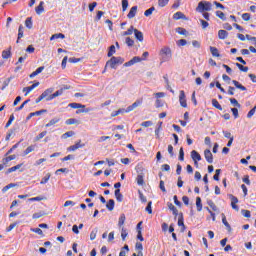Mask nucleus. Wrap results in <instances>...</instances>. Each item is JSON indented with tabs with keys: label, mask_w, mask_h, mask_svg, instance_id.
Returning <instances> with one entry per match:
<instances>
[{
	"label": "nucleus",
	"mask_w": 256,
	"mask_h": 256,
	"mask_svg": "<svg viewBox=\"0 0 256 256\" xmlns=\"http://www.w3.org/2000/svg\"><path fill=\"white\" fill-rule=\"evenodd\" d=\"M213 9V4L209 1H200L196 7L198 13H205V11H211Z\"/></svg>",
	"instance_id": "nucleus-1"
},
{
	"label": "nucleus",
	"mask_w": 256,
	"mask_h": 256,
	"mask_svg": "<svg viewBox=\"0 0 256 256\" xmlns=\"http://www.w3.org/2000/svg\"><path fill=\"white\" fill-rule=\"evenodd\" d=\"M68 107H71V109H79L76 111V115H79V113H89V111H93V108H85V105L81 103H70Z\"/></svg>",
	"instance_id": "nucleus-2"
},
{
	"label": "nucleus",
	"mask_w": 256,
	"mask_h": 256,
	"mask_svg": "<svg viewBox=\"0 0 256 256\" xmlns=\"http://www.w3.org/2000/svg\"><path fill=\"white\" fill-rule=\"evenodd\" d=\"M123 63H125V59L113 56L110 60L106 62L105 67H111V69H115L116 65H123Z\"/></svg>",
	"instance_id": "nucleus-3"
},
{
	"label": "nucleus",
	"mask_w": 256,
	"mask_h": 256,
	"mask_svg": "<svg viewBox=\"0 0 256 256\" xmlns=\"http://www.w3.org/2000/svg\"><path fill=\"white\" fill-rule=\"evenodd\" d=\"M160 57H162V59L164 61H169V59H171V57H173L172 53H171V48L165 46L163 47L160 52H159Z\"/></svg>",
	"instance_id": "nucleus-4"
},
{
	"label": "nucleus",
	"mask_w": 256,
	"mask_h": 256,
	"mask_svg": "<svg viewBox=\"0 0 256 256\" xmlns=\"http://www.w3.org/2000/svg\"><path fill=\"white\" fill-rule=\"evenodd\" d=\"M141 61H145V58L135 56L130 61L126 62L124 64V67H131V65H135V63H141Z\"/></svg>",
	"instance_id": "nucleus-5"
},
{
	"label": "nucleus",
	"mask_w": 256,
	"mask_h": 256,
	"mask_svg": "<svg viewBox=\"0 0 256 256\" xmlns=\"http://www.w3.org/2000/svg\"><path fill=\"white\" fill-rule=\"evenodd\" d=\"M179 103L181 107L187 108V98L185 96V91L181 90L179 95Z\"/></svg>",
	"instance_id": "nucleus-6"
},
{
	"label": "nucleus",
	"mask_w": 256,
	"mask_h": 256,
	"mask_svg": "<svg viewBox=\"0 0 256 256\" xmlns=\"http://www.w3.org/2000/svg\"><path fill=\"white\" fill-rule=\"evenodd\" d=\"M230 199L232 209H234V211H239V206L237 205L239 203V199L232 194L230 195Z\"/></svg>",
	"instance_id": "nucleus-7"
},
{
	"label": "nucleus",
	"mask_w": 256,
	"mask_h": 256,
	"mask_svg": "<svg viewBox=\"0 0 256 256\" xmlns=\"http://www.w3.org/2000/svg\"><path fill=\"white\" fill-rule=\"evenodd\" d=\"M141 103H143V101L137 100L132 105L128 106L127 109L124 110V113H131V111H133L134 109H137V107H139V105H141Z\"/></svg>",
	"instance_id": "nucleus-8"
},
{
	"label": "nucleus",
	"mask_w": 256,
	"mask_h": 256,
	"mask_svg": "<svg viewBox=\"0 0 256 256\" xmlns=\"http://www.w3.org/2000/svg\"><path fill=\"white\" fill-rule=\"evenodd\" d=\"M43 113H47V109H42L36 112H31L27 117L26 121H29L32 117H38L39 115H43Z\"/></svg>",
	"instance_id": "nucleus-9"
},
{
	"label": "nucleus",
	"mask_w": 256,
	"mask_h": 256,
	"mask_svg": "<svg viewBox=\"0 0 256 256\" xmlns=\"http://www.w3.org/2000/svg\"><path fill=\"white\" fill-rule=\"evenodd\" d=\"M36 87H39V82H36V83L32 84L31 86L24 87L23 92L25 93V97H27L29 95V93H31V91H33V89H35Z\"/></svg>",
	"instance_id": "nucleus-10"
},
{
	"label": "nucleus",
	"mask_w": 256,
	"mask_h": 256,
	"mask_svg": "<svg viewBox=\"0 0 256 256\" xmlns=\"http://www.w3.org/2000/svg\"><path fill=\"white\" fill-rule=\"evenodd\" d=\"M204 157L207 161V163H213V153H211V150L206 149L204 150Z\"/></svg>",
	"instance_id": "nucleus-11"
},
{
	"label": "nucleus",
	"mask_w": 256,
	"mask_h": 256,
	"mask_svg": "<svg viewBox=\"0 0 256 256\" xmlns=\"http://www.w3.org/2000/svg\"><path fill=\"white\" fill-rule=\"evenodd\" d=\"M174 21H179V19H183L184 21H187V16L183 12H176L173 15Z\"/></svg>",
	"instance_id": "nucleus-12"
},
{
	"label": "nucleus",
	"mask_w": 256,
	"mask_h": 256,
	"mask_svg": "<svg viewBox=\"0 0 256 256\" xmlns=\"http://www.w3.org/2000/svg\"><path fill=\"white\" fill-rule=\"evenodd\" d=\"M45 70V66H40L36 69V71L32 72L29 77L30 79H33L35 77H37V75H39L40 73H43V71Z\"/></svg>",
	"instance_id": "nucleus-13"
},
{
	"label": "nucleus",
	"mask_w": 256,
	"mask_h": 256,
	"mask_svg": "<svg viewBox=\"0 0 256 256\" xmlns=\"http://www.w3.org/2000/svg\"><path fill=\"white\" fill-rule=\"evenodd\" d=\"M190 155H191L192 161H201V154H199L197 150H192Z\"/></svg>",
	"instance_id": "nucleus-14"
},
{
	"label": "nucleus",
	"mask_w": 256,
	"mask_h": 256,
	"mask_svg": "<svg viewBox=\"0 0 256 256\" xmlns=\"http://www.w3.org/2000/svg\"><path fill=\"white\" fill-rule=\"evenodd\" d=\"M178 226L181 227V231L182 233H185V221H184V218H183V214H181L179 217H178Z\"/></svg>",
	"instance_id": "nucleus-15"
},
{
	"label": "nucleus",
	"mask_w": 256,
	"mask_h": 256,
	"mask_svg": "<svg viewBox=\"0 0 256 256\" xmlns=\"http://www.w3.org/2000/svg\"><path fill=\"white\" fill-rule=\"evenodd\" d=\"M81 147H85V144H81V140H80L75 145L68 147L67 151H77V149H81Z\"/></svg>",
	"instance_id": "nucleus-16"
},
{
	"label": "nucleus",
	"mask_w": 256,
	"mask_h": 256,
	"mask_svg": "<svg viewBox=\"0 0 256 256\" xmlns=\"http://www.w3.org/2000/svg\"><path fill=\"white\" fill-rule=\"evenodd\" d=\"M137 9H138L137 6H133L130 9L129 13L127 14L128 19H133L135 17V15H137Z\"/></svg>",
	"instance_id": "nucleus-17"
},
{
	"label": "nucleus",
	"mask_w": 256,
	"mask_h": 256,
	"mask_svg": "<svg viewBox=\"0 0 256 256\" xmlns=\"http://www.w3.org/2000/svg\"><path fill=\"white\" fill-rule=\"evenodd\" d=\"M134 35H135V38H136L140 43H143V39H144V37H143V32H141V31L135 29V30H134Z\"/></svg>",
	"instance_id": "nucleus-18"
},
{
	"label": "nucleus",
	"mask_w": 256,
	"mask_h": 256,
	"mask_svg": "<svg viewBox=\"0 0 256 256\" xmlns=\"http://www.w3.org/2000/svg\"><path fill=\"white\" fill-rule=\"evenodd\" d=\"M115 198L118 201V203H122L123 202V194H121V190L120 189H116L114 192Z\"/></svg>",
	"instance_id": "nucleus-19"
},
{
	"label": "nucleus",
	"mask_w": 256,
	"mask_h": 256,
	"mask_svg": "<svg viewBox=\"0 0 256 256\" xmlns=\"http://www.w3.org/2000/svg\"><path fill=\"white\" fill-rule=\"evenodd\" d=\"M229 36V32H227V30H219L218 31V39H227V37Z\"/></svg>",
	"instance_id": "nucleus-20"
},
{
	"label": "nucleus",
	"mask_w": 256,
	"mask_h": 256,
	"mask_svg": "<svg viewBox=\"0 0 256 256\" xmlns=\"http://www.w3.org/2000/svg\"><path fill=\"white\" fill-rule=\"evenodd\" d=\"M233 85L236 87V89H240V91H247V87L243 86L239 81L232 80Z\"/></svg>",
	"instance_id": "nucleus-21"
},
{
	"label": "nucleus",
	"mask_w": 256,
	"mask_h": 256,
	"mask_svg": "<svg viewBox=\"0 0 256 256\" xmlns=\"http://www.w3.org/2000/svg\"><path fill=\"white\" fill-rule=\"evenodd\" d=\"M210 52L212 57H221V54L219 53V49H217V47L210 46Z\"/></svg>",
	"instance_id": "nucleus-22"
},
{
	"label": "nucleus",
	"mask_w": 256,
	"mask_h": 256,
	"mask_svg": "<svg viewBox=\"0 0 256 256\" xmlns=\"http://www.w3.org/2000/svg\"><path fill=\"white\" fill-rule=\"evenodd\" d=\"M106 209H108V211H113V209H115V200L110 199L106 204Z\"/></svg>",
	"instance_id": "nucleus-23"
},
{
	"label": "nucleus",
	"mask_w": 256,
	"mask_h": 256,
	"mask_svg": "<svg viewBox=\"0 0 256 256\" xmlns=\"http://www.w3.org/2000/svg\"><path fill=\"white\" fill-rule=\"evenodd\" d=\"M222 223L225 225L226 229L231 233V225L229 222H227V217H225V214H222Z\"/></svg>",
	"instance_id": "nucleus-24"
},
{
	"label": "nucleus",
	"mask_w": 256,
	"mask_h": 256,
	"mask_svg": "<svg viewBox=\"0 0 256 256\" xmlns=\"http://www.w3.org/2000/svg\"><path fill=\"white\" fill-rule=\"evenodd\" d=\"M168 209H170V211H172L173 215H175V216L179 215V210H177V207H175V205H173V203H168Z\"/></svg>",
	"instance_id": "nucleus-25"
},
{
	"label": "nucleus",
	"mask_w": 256,
	"mask_h": 256,
	"mask_svg": "<svg viewBox=\"0 0 256 256\" xmlns=\"http://www.w3.org/2000/svg\"><path fill=\"white\" fill-rule=\"evenodd\" d=\"M61 121V118H53L45 125V127H53V125H57Z\"/></svg>",
	"instance_id": "nucleus-26"
},
{
	"label": "nucleus",
	"mask_w": 256,
	"mask_h": 256,
	"mask_svg": "<svg viewBox=\"0 0 256 256\" xmlns=\"http://www.w3.org/2000/svg\"><path fill=\"white\" fill-rule=\"evenodd\" d=\"M135 27H133V26H130L129 27V29L127 30V31H124L123 32V37H127V36H129V35H133V33H135Z\"/></svg>",
	"instance_id": "nucleus-27"
},
{
	"label": "nucleus",
	"mask_w": 256,
	"mask_h": 256,
	"mask_svg": "<svg viewBox=\"0 0 256 256\" xmlns=\"http://www.w3.org/2000/svg\"><path fill=\"white\" fill-rule=\"evenodd\" d=\"M11 57V47L8 50L2 51V59H10Z\"/></svg>",
	"instance_id": "nucleus-28"
},
{
	"label": "nucleus",
	"mask_w": 256,
	"mask_h": 256,
	"mask_svg": "<svg viewBox=\"0 0 256 256\" xmlns=\"http://www.w3.org/2000/svg\"><path fill=\"white\" fill-rule=\"evenodd\" d=\"M43 5H44V2H40L39 5L36 7L35 11L37 15H41V13L45 11V8L43 7Z\"/></svg>",
	"instance_id": "nucleus-29"
},
{
	"label": "nucleus",
	"mask_w": 256,
	"mask_h": 256,
	"mask_svg": "<svg viewBox=\"0 0 256 256\" xmlns=\"http://www.w3.org/2000/svg\"><path fill=\"white\" fill-rule=\"evenodd\" d=\"M55 39H65V34L57 33L50 37V41H55Z\"/></svg>",
	"instance_id": "nucleus-30"
},
{
	"label": "nucleus",
	"mask_w": 256,
	"mask_h": 256,
	"mask_svg": "<svg viewBox=\"0 0 256 256\" xmlns=\"http://www.w3.org/2000/svg\"><path fill=\"white\" fill-rule=\"evenodd\" d=\"M126 219L127 217L125 216V214H121L118 221V227H123V225H125Z\"/></svg>",
	"instance_id": "nucleus-31"
},
{
	"label": "nucleus",
	"mask_w": 256,
	"mask_h": 256,
	"mask_svg": "<svg viewBox=\"0 0 256 256\" xmlns=\"http://www.w3.org/2000/svg\"><path fill=\"white\" fill-rule=\"evenodd\" d=\"M212 105L215 107V109H218V111H223V106L219 104V101H217V99H212Z\"/></svg>",
	"instance_id": "nucleus-32"
},
{
	"label": "nucleus",
	"mask_w": 256,
	"mask_h": 256,
	"mask_svg": "<svg viewBox=\"0 0 256 256\" xmlns=\"http://www.w3.org/2000/svg\"><path fill=\"white\" fill-rule=\"evenodd\" d=\"M196 208L197 211H203V204L201 203V197L196 198Z\"/></svg>",
	"instance_id": "nucleus-33"
},
{
	"label": "nucleus",
	"mask_w": 256,
	"mask_h": 256,
	"mask_svg": "<svg viewBox=\"0 0 256 256\" xmlns=\"http://www.w3.org/2000/svg\"><path fill=\"white\" fill-rule=\"evenodd\" d=\"M15 159H17V155L13 154V155H10V156L4 158L3 163H4V165H7V163H9V161H13Z\"/></svg>",
	"instance_id": "nucleus-34"
},
{
	"label": "nucleus",
	"mask_w": 256,
	"mask_h": 256,
	"mask_svg": "<svg viewBox=\"0 0 256 256\" xmlns=\"http://www.w3.org/2000/svg\"><path fill=\"white\" fill-rule=\"evenodd\" d=\"M54 89L53 88H48L46 89L43 93L42 96L44 99H47V97H49L51 95V93H53Z\"/></svg>",
	"instance_id": "nucleus-35"
},
{
	"label": "nucleus",
	"mask_w": 256,
	"mask_h": 256,
	"mask_svg": "<svg viewBox=\"0 0 256 256\" xmlns=\"http://www.w3.org/2000/svg\"><path fill=\"white\" fill-rule=\"evenodd\" d=\"M49 179H51V173H47L45 177L42 178V180L40 181V185H45L46 183H48Z\"/></svg>",
	"instance_id": "nucleus-36"
},
{
	"label": "nucleus",
	"mask_w": 256,
	"mask_h": 256,
	"mask_svg": "<svg viewBox=\"0 0 256 256\" xmlns=\"http://www.w3.org/2000/svg\"><path fill=\"white\" fill-rule=\"evenodd\" d=\"M25 26L27 27V29H33V20L31 19V17H28L25 20Z\"/></svg>",
	"instance_id": "nucleus-37"
},
{
	"label": "nucleus",
	"mask_w": 256,
	"mask_h": 256,
	"mask_svg": "<svg viewBox=\"0 0 256 256\" xmlns=\"http://www.w3.org/2000/svg\"><path fill=\"white\" fill-rule=\"evenodd\" d=\"M19 223H21V221L10 224L9 227L6 228L7 233H10V231H13V229H15L17 225H19Z\"/></svg>",
	"instance_id": "nucleus-38"
},
{
	"label": "nucleus",
	"mask_w": 256,
	"mask_h": 256,
	"mask_svg": "<svg viewBox=\"0 0 256 256\" xmlns=\"http://www.w3.org/2000/svg\"><path fill=\"white\" fill-rule=\"evenodd\" d=\"M68 89H71V86L69 85H64L62 88H60L58 91V95L61 96L65 91H68Z\"/></svg>",
	"instance_id": "nucleus-39"
},
{
	"label": "nucleus",
	"mask_w": 256,
	"mask_h": 256,
	"mask_svg": "<svg viewBox=\"0 0 256 256\" xmlns=\"http://www.w3.org/2000/svg\"><path fill=\"white\" fill-rule=\"evenodd\" d=\"M13 187H17V184L10 183V184L6 185V186L2 189V193H7V191H9V189H13Z\"/></svg>",
	"instance_id": "nucleus-40"
},
{
	"label": "nucleus",
	"mask_w": 256,
	"mask_h": 256,
	"mask_svg": "<svg viewBox=\"0 0 256 256\" xmlns=\"http://www.w3.org/2000/svg\"><path fill=\"white\" fill-rule=\"evenodd\" d=\"M19 39H23V25H20L18 28V38L16 43H19Z\"/></svg>",
	"instance_id": "nucleus-41"
},
{
	"label": "nucleus",
	"mask_w": 256,
	"mask_h": 256,
	"mask_svg": "<svg viewBox=\"0 0 256 256\" xmlns=\"http://www.w3.org/2000/svg\"><path fill=\"white\" fill-rule=\"evenodd\" d=\"M207 204L209 205V207L212 208V211H219V208H217V205H215V202H213V200H208Z\"/></svg>",
	"instance_id": "nucleus-42"
},
{
	"label": "nucleus",
	"mask_w": 256,
	"mask_h": 256,
	"mask_svg": "<svg viewBox=\"0 0 256 256\" xmlns=\"http://www.w3.org/2000/svg\"><path fill=\"white\" fill-rule=\"evenodd\" d=\"M115 53H116L115 45H111V46L109 47V51H108L107 56H108V57H113V55H115Z\"/></svg>",
	"instance_id": "nucleus-43"
},
{
	"label": "nucleus",
	"mask_w": 256,
	"mask_h": 256,
	"mask_svg": "<svg viewBox=\"0 0 256 256\" xmlns=\"http://www.w3.org/2000/svg\"><path fill=\"white\" fill-rule=\"evenodd\" d=\"M229 101H230L231 105H233L234 107H238V109L241 108V104H239V102L237 101V99H235V98H230Z\"/></svg>",
	"instance_id": "nucleus-44"
},
{
	"label": "nucleus",
	"mask_w": 256,
	"mask_h": 256,
	"mask_svg": "<svg viewBox=\"0 0 256 256\" xmlns=\"http://www.w3.org/2000/svg\"><path fill=\"white\" fill-rule=\"evenodd\" d=\"M136 181L138 185H141V186L145 185V180L143 178V175H138L136 178Z\"/></svg>",
	"instance_id": "nucleus-45"
},
{
	"label": "nucleus",
	"mask_w": 256,
	"mask_h": 256,
	"mask_svg": "<svg viewBox=\"0 0 256 256\" xmlns=\"http://www.w3.org/2000/svg\"><path fill=\"white\" fill-rule=\"evenodd\" d=\"M216 17H219L222 21H227V17H225V13L221 11H216Z\"/></svg>",
	"instance_id": "nucleus-46"
},
{
	"label": "nucleus",
	"mask_w": 256,
	"mask_h": 256,
	"mask_svg": "<svg viewBox=\"0 0 256 256\" xmlns=\"http://www.w3.org/2000/svg\"><path fill=\"white\" fill-rule=\"evenodd\" d=\"M236 67H238V69H240L243 73H247V71H249V67L243 66L242 64H239V63H236Z\"/></svg>",
	"instance_id": "nucleus-47"
},
{
	"label": "nucleus",
	"mask_w": 256,
	"mask_h": 256,
	"mask_svg": "<svg viewBox=\"0 0 256 256\" xmlns=\"http://www.w3.org/2000/svg\"><path fill=\"white\" fill-rule=\"evenodd\" d=\"M97 233H98L97 228H95L94 230L91 231V233H90V240L91 241H95V239L97 238Z\"/></svg>",
	"instance_id": "nucleus-48"
},
{
	"label": "nucleus",
	"mask_w": 256,
	"mask_h": 256,
	"mask_svg": "<svg viewBox=\"0 0 256 256\" xmlns=\"http://www.w3.org/2000/svg\"><path fill=\"white\" fill-rule=\"evenodd\" d=\"M45 135H47V131H43L40 134H38L35 138L34 141H41V139H43V137H45Z\"/></svg>",
	"instance_id": "nucleus-49"
},
{
	"label": "nucleus",
	"mask_w": 256,
	"mask_h": 256,
	"mask_svg": "<svg viewBox=\"0 0 256 256\" xmlns=\"http://www.w3.org/2000/svg\"><path fill=\"white\" fill-rule=\"evenodd\" d=\"M33 151H35V146L31 145V146H28L26 148V150L24 151V156L25 155H29V153H33Z\"/></svg>",
	"instance_id": "nucleus-50"
},
{
	"label": "nucleus",
	"mask_w": 256,
	"mask_h": 256,
	"mask_svg": "<svg viewBox=\"0 0 256 256\" xmlns=\"http://www.w3.org/2000/svg\"><path fill=\"white\" fill-rule=\"evenodd\" d=\"M30 101H31V99L25 100L19 107L15 108V111H22V109L25 107V105H27V103H29Z\"/></svg>",
	"instance_id": "nucleus-51"
},
{
	"label": "nucleus",
	"mask_w": 256,
	"mask_h": 256,
	"mask_svg": "<svg viewBox=\"0 0 256 256\" xmlns=\"http://www.w3.org/2000/svg\"><path fill=\"white\" fill-rule=\"evenodd\" d=\"M56 97H60L58 91H56L55 93H53V94H51L50 96H48V97L46 98V101H53V99H55Z\"/></svg>",
	"instance_id": "nucleus-52"
},
{
	"label": "nucleus",
	"mask_w": 256,
	"mask_h": 256,
	"mask_svg": "<svg viewBox=\"0 0 256 256\" xmlns=\"http://www.w3.org/2000/svg\"><path fill=\"white\" fill-rule=\"evenodd\" d=\"M127 7H129V0H122V11L125 13L127 11Z\"/></svg>",
	"instance_id": "nucleus-53"
},
{
	"label": "nucleus",
	"mask_w": 256,
	"mask_h": 256,
	"mask_svg": "<svg viewBox=\"0 0 256 256\" xmlns=\"http://www.w3.org/2000/svg\"><path fill=\"white\" fill-rule=\"evenodd\" d=\"M151 205H153V202H148V204H147V206H146V208H145V211L149 214V215H151L152 213H153V209L151 208Z\"/></svg>",
	"instance_id": "nucleus-54"
},
{
	"label": "nucleus",
	"mask_w": 256,
	"mask_h": 256,
	"mask_svg": "<svg viewBox=\"0 0 256 256\" xmlns=\"http://www.w3.org/2000/svg\"><path fill=\"white\" fill-rule=\"evenodd\" d=\"M176 33L179 35H187V30L185 28L178 27L176 28Z\"/></svg>",
	"instance_id": "nucleus-55"
},
{
	"label": "nucleus",
	"mask_w": 256,
	"mask_h": 256,
	"mask_svg": "<svg viewBox=\"0 0 256 256\" xmlns=\"http://www.w3.org/2000/svg\"><path fill=\"white\" fill-rule=\"evenodd\" d=\"M75 135V132L68 131L62 135V139H68V137H73Z\"/></svg>",
	"instance_id": "nucleus-56"
},
{
	"label": "nucleus",
	"mask_w": 256,
	"mask_h": 256,
	"mask_svg": "<svg viewBox=\"0 0 256 256\" xmlns=\"http://www.w3.org/2000/svg\"><path fill=\"white\" fill-rule=\"evenodd\" d=\"M179 161H185V151L183 150V147L179 150Z\"/></svg>",
	"instance_id": "nucleus-57"
},
{
	"label": "nucleus",
	"mask_w": 256,
	"mask_h": 256,
	"mask_svg": "<svg viewBox=\"0 0 256 256\" xmlns=\"http://www.w3.org/2000/svg\"><path fill=\"white\" fill-rule=\"evenodd\" d=\"M17 169H21V164H18L16 166L9 168L7 173H13V172L17 171Z\"/></svg>",
	"instance_id": "nucleus-58"
},
{
	"label": "nucleus",
	"mask_w": 256,
	"mask_h": 256,
	"mask_svg": "<svg viewBox=\"0 0 256 256\" xmlns=\"http://www.w3.org/2000/svg\"><path fill=\"white\" fill-rule=\"evenodd\" d=\"M126 45H128V47H133V45H135V41L133 39H131V37H127Z\"/></svg>",
	"instance_id": "nucleus-59"
},
{
	"label": "nucleus",
	"mask_w": 256,
	"mask_h": 256,
	"mask_svg": "<svg viewBox=\"0 0 256 256\" xmlns=\"http://www.w3.org/2000/svg\"><path fill=\"white\" fill-rule=\"evenodd\" d=\"M153 11H155V7H151L148 10L144 12L145 17H149L150 15H153Z\"/></svg>",
	"instance_id": "nucleus-60"
},
{
	"label": "nucleus",
	"mask_w": 256,
	"mask_h": 256,
	"mask_svg": "<svg viewBox=\"0 0 256 256\" xmlns=\"http://www.w3.org/2000/svg\"><path fill=\"white\" fill-rule=\"evenodd\" d=\"M168 4H169V0H158V5L160 7H167Z\"/></svg>",
	"instance_id": "nucleus-61"
},
{
	"label": "nucleus",
	"mask_w": 256,
	"mask_h": 256,
	"mask_svg": "<svg viewBox=\"0 0 256 256\" xmlns=\"http://www.w3.org/2000/svg\"><path fill=\"white\" fill-rule=\"evenodd\" d=\"M127 235H129L127 230H125V228H122V230H121L122 241H125V239H127Z\"/></svg>",
	"instance_id": "nucleus-62"
},
{
	"label": "nucleus",
	"mask_w": 256,
	"mask_h": 256,
	"mask_svg": "<svg viewBox=\"0 0 256 256\" xmlns=\"http://www.w3.org/2000/svg\"><path fill=\"white\" fill-rule=\"evenodd\" d=\"M241 213L243 215V217H246L247 219H249V217H251V211L249 210H241Z\"/></svg>",
	"instance_id": "nucleus-63"
},
{
	"label": "nucleus",
	"mask_w": 256,
	"mask_h": 256,
	"mask_svg": "<svg viewBox=\"0 0 256 256\" xmlns=\"http://www.w3.org/2000/svg\"><path fill=\"white\" fill-rule=\"evenodd\" d=\"M219 175H221V169H216L215 175L213 176L214 181H219Z\"/></svg>",
	"instance_id": "nucleus-64"
}]
</instances>
